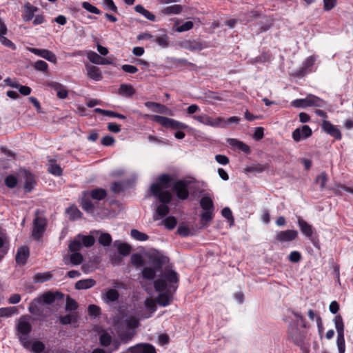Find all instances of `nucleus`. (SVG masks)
<instances>
[{
  "instance_id": "3c124183",
  "label": "nucleus",
  "mask_w": 353,
  "mask_h": 353,
  "mask_svg": "<svg viewBox=\"0 0 353 353\" xmlns=\"http://www.w3.org/2000/svg\"><path fill=\"white\" fill-rule=\"evenodd\" d=\"M70 262L73 265H79L83 261V256L81 254L76 252H72L70 256Z\"/></svg>"
},
{
  "instance_id": "f03ea898",
  "label": "nucleus",
  "mask_w": 353,
  "mask_h": 353,
  "mask_svg": "<svg viewBox=\"0 0 353 353\" xmlns=\"http://www.w3.org/2000/svg\"><path fill=\"white\" fill-rule=\"evenodd\" d=\"M172 178L170 175L163 174L159 176V181L154 183L150 187V191L152 194L157 197L160 202L163 203L157 210V213L161 216H164L169 212V208L166 203H169L172 199L171 194L163 190L170 187Z\"/></svg>"
},
{
  "instance_id": "2f4dec72",
  "label": "nucleus",
  "mask_w": 353,
  "mask_h": 353,
  "mask_svg": "<svg viewBox=\"0 0 353 353\" xmlns=\"http://www.w3.org/2000/svg\"><path fill=\"white\" fill-rule=\"evenodd\" d=\"M90 197L91 196L94 199L101 200L106 196V192L103 189H96L90 192H85Z\"/></svg>"
},
{
  "instance_id": "ddd939ff",
  "label": "nucleus",
  "mask_w": 353,
  "mask_h": 353,
  "mask_svg": "<svg viewBox=\"0 0 353 353\" xmlns=\"http://www.w3.org/2000/svg\"><path fill=\"white\" fill-rule=\"evenodd\" d=\"M28 50L52 63H55L57 62V57L55 54L48 50L28 48Z\"/></svg>"
},
{
  "instance_id": "a18cd8bd",
  "label": "nucleus",
  "mask_w": 353,
  "mask_h": 353,
  "mask_svg": "<svg viewBox=\"0 0 353 353\" xmlns=\"http://www.w3.org/2000/svg\"><path fill=\"white\" fill-rule=\"evenodd\" d=\"M334 324H335V327H336L337 334H344L343 333V329H344L343 322L342 317L340 315L335 316Z\"/></svg>"
},
{
  "instance_id": "7c9ffc66",
  "label": "nucleus",
  "mask_w": 353,
  "mask_h": 353,
  "mask_svg": "<svg viewBox=\"0 0 353 353\" xmlns=\"http://www.w3.org/2000/svg\"><path fill=\"white\" fill-rule=\"evenodd\" d=\"M81 205L82 208L86 212L90 213L94 212V205L89 200V196L85 193H84L83 197L81 199Z\"/></svg>"
},
{
  "instance_id": "39448f33",
  "label": "nucleus",
  "mask_w": 353,
  "mask_h": 353,
  "mask_svg": "<svg viewBox=\"0 0 353 353\" xmlns=\"http://www.w3.org/2000/svg\"><path fill=\"white\" fill-rule=\"evenodd\" d=\"M325 104V101L323 99L313 94H308L305 99H296L292 102L294 107L303 108L307 107L322 108Z\"/></svg>"
},
{
  "instance_id": "cd10ccee",
  "label": "nucleus",
  "mask_w": 353,
  "mask_h": 353,
  "mask_svg": "<svg viewBox=\"0 0 353 353\" xmlns=\"http://www.w3.org/2000/svg\"><path fill=\"white\" fill-rule=\"evenodd\" d=\"M118 93L120 95L130 97L135 93V90L131 85L123 83L120 85Z\"/></svg>"
},
{
  "instance_id": "13d9d810",
  "label": "nucleus",
  "mask_w": 353,
  "mask_h": 353,
  "mask_svg": "<svg viewBox=\"0 0 353 353\" xmlns=\"http://www.w3.org/2000/svg\"><path fill=\"white\" fill-rule=\"evenodd\" d=\"M17 310L14 307L0 308V316H10Z\"/></svg>"
},
{
  "instance_id": "49530a36",
  "label": "nucleus",
  "mask_w": 353,
  "mask_h": 353,
  "mask_svg": "<svg viewBox=\"0 0 353 353\" xmlns=\"http://www.w3.org/2000/svg\"><path fill=\"white\" fill-rule=\"evenodd\" d=\"M99 242L103 246H108L112 242V237L108 233H101L99 238Z\"/></svg>"
},
{
  "instance_id": "423d86ee",
  "label": "nucleus",
  "mask_w": 353,
  "mask_h": 353,
  "mask_svg": "<svg viewBox=\"0 0 353 353\" xmlns=\"http://www.w3.org/2000/svg\"><path fill=\"white\" fill-rule=\"evenodd\" d=\"M193 118L198 122L208 125L212 128H226L228 125V121L225 118L221 117H211L205 114L195 115Z\"/></svg>"
},
{
  "instance_id": "c03bdc74",
  "label": "nucleus",
  "mask_w": 353,
  "mask_h": 353,
  "mask_svg": "<svg viewBox=\"0 0 353 353\" xmlns=\"http://www.w3.org/2000/svg\"><path fill=\"white\" fill-rule=\"evenodd\" d=\"M99 341L101 345L108 346L112 341V336L106 332H102L99 336Z\"/></svg>"
},
{
  "instance_id": "a19ab883",
  "label": "nucleus",
  "mask_w": 353,
  "mask_h": 353,
  "mask_svg": "<svg viewBox=\"0 0 353 353\" xmlns=\"http://www.w3.org/2000/svg\"><path fill=\"white\" fill-rule=\"evenodd\" d=\"M200 205L203 210H214L212 200L209 196H203L200 201Z\"/></svg>"
},
{
  "instance_id": "f3484780",
  "label": "nucleus",
  "mask_w": 353,
  "mask_h": 353,
  "mask_svg": "<svg viewBox=\"0 0 353 353\" xmlns=\"http://www.w3.org/2000/svg\"><path fill=\"white\" fill-rule=\"evenodd\" d=\"M181 46L190 51H201L205 48L203 42L197 40H185L181 43Z\"/></svg>"
},
{
  "instance_id": "c9c22d12",
  "label": "nucleus",
  "mask_w": 353,
  "mask_h": 353,
  "mask_svg": "<svg viewBox=\"0 0 353 353\" xmlns=\"http://www.w3.org/2000/svg\"><path fill=\"white\" fill-rule=\"evenodd\" d=\"M289 334L295 343L299 345L302 342V335L296 327L291 326L289 328Z\"/></svg>"
},
{
  "instance_id": "4468645a",
  "label": "nucleus",
  "mask_w": 353,
  "mask_h": 353,
  "mask_svg": "<svg viewBox=\"0 0 353 353\" xmlns=\"http://www.w3.org/2000/svg\"><path fill=\"white\" fill-rule=\"evenodd\" d=\"M298 236V232L294 230H287L279 232L276 235V240L279 242H289Z\"/></svg>"
},
{
  "instance_id": "e433bc0d",
  "label": "nucleus",
  "mask_w": 353,
  "mask_h": 353,
  "mask_svg": "<svg viewBox=\"0 0 353 353\" xmlns=\"http://www.w3.org/2000/svg\"><path fill=\"white\" fill-rule=\"evenodd\" d=\"M131 236L139 241H145L149 239V236L138 230L132 229L130 232Z\"/></svg>"
},
{
  "instance_id": "bf43d9fd",
  "label": "nucleus",
  "mask_w": 353,
  "mask_h": 353,
  "mask_svg": "<svg viewBox=\"0 0 353 353\" xmlns=\"http://www.w3.org/2000/svg\"><path fill=\"white\" fill-rule=\"evenodd\" d=\"M17 183V179L13 175L8 176L5 179V184L9 188H13L16 186Z\"/></svg>"
},
{
  "instance_id": "5701e85b",
  "label": "nucleus",
  "mask_w": 353,
  "mask_h": 353,
  "mask_svg": "<svg viewBox=\"0 0 353 353\" xmlns=\"http://www.w3.org/2000/svg\"><path fill=\"white\" fill-rule=\"evenodd\" d=\"M127 353H156V351L152 345L143 344L130 348Z\"/></svg>"
},
{
  "instance_id": "69168bd1",
  "label": "nucleus",
  "mask_w": 353,
  "mask_h": 353,
  "mask_svg": "<svg viewBox=\"0 0 353 353\" xmlns=\"http://www.w3.org/2000/svg\"><path fill=\"white\" fill-rule=\"evenodd\" d=\"M0 41L1 43L8 47V48H10V49L14 50L16 49V46L10 40L8 39V38H6L5 36H1L0 37Z\"/></svg>"
},
{
  "instance_id": "603ef678",
  "label": "nucleus",
  "mask_w": 353,
  "mask_h": 353,
  "mask_svg": "<svg viewBox=\"0 0 353 353\" xmlns=\"http://www.w3.org/2000/svg\"><path fill=\"white\" fill-rule=\"evenodd\" d=\"M48 171L54 175L59 176L62 173V170L61 167L54 163H51L48 166Z\"/></svg>"
},
{
  "instance_id": "4be33fe9",
  "label": "nucleus",
  "mask_w": 353,
  "mask_h": 353,
  "mask_svg": "<svg viewBox=\"0 0 353 353\" xmlns=\"http://www.w3.org/2000/svg\"><path fill=\"white\" fill-rule=\"evenodd\" d=\"M39 297L45 303L46 305H49L52 303L56 299H62L63 298V294L59 292H48L43 294Z\"/></svg>"
},
{
  "instance_id": "09e8293b",
  "label": "nucleus",
  "mask_w": 353,
  "mask_h": 353,
  "mask_svg": "<svg viewBox=\"0 0 353 353\" xmlns=\"http://www.w3.org/2000/svg\"><path fill=\"white\" fill-rule=\"evenodd\" d=\"M155 42L163 48H166L169 45V38L166 34L157 37L155 39Z\"/></svg>"
},
{
  "instance_id": "b1692460",
  "label": "nucleus",
  "mask_w": 353,
  "mask_h": 353,
  "mask_svg": "<svg viewBox=\"0 0 353 353\" xmlns=\"http://www.w3.org/2000/svg\"><path fill=\"white\" fill-rule=\"evenodd\" d=\"M29 256V249L26 246L21 247L16 255V261L18 264L23 265L26 263Z\"/></svg>"
},
{
  "instance_id": "58836bf2",
  "label": "nucleus",
  "mask_w": 353,
  "mask_h": 353,
  "mask_svg": "<svg viewBox=\"0 0 353 353\" xmlns=\"http://www.w3.org/2000/svg\"><path fill=\"white\" fill-rule=\"evenodd\" d=\"M65 212L68 214L69 219L71 220L78 219L81 215V212H80V210L75 206H71L68 208L66 210Z\"/></svg>"
},
{
  "instance_id": "c85d7f7f",
  "label": "nucleus",
  "mask_w": 353,
  "mask_h": 353,
  "mask_svg": "<svg viewBox=\"0 0 353 353\" xmlns=\"http://www.w3.org/2000/svg\"><path fill=\"white\" fill-rule=\"evenodd\" d=\"M58 318L62 325H68L76 323L78 321V316L76 313H70L65 316H59Z\"/></svg>"
},
{
  "instance_id": "2eb2a0df",
  "label": "nucleus",
  "mask_w": 353,
  "mask_h": 353,
  "mask_svg": "<svg viewBox=\"0 0 353 353\" xmlns=\"http://www.w3.org/2000/svg\"><path fill=\"white\" fill-rule=\"evenodd\" d=\"M85 66L86 75L89 79L96 81L102 80L103 75L99 68L89 63L85 64Z\"/></svg>"
},
{
  "instance_id": "6e6d98bb",
  "label": "nucleus",
  "mask_w": 353,
  "mask_h": 353,
  "mask_svg": "<svg viewBox=\"0 0 353 353\" xmlns=\"http://www.w3.org/2000/svg\"><path fill=\"white\" fill-rule=\"evenodd\" d=\"M145 306L148 310L153 313L156 310V302L152 298H148L145 301Z\"/></svg>"
},
{
  "instance_id": "de8ad7c7",
  "label": "nucleus",
  "mask_w": 353,
  "mask_h": 353,
  "mask_svg": "<svg viewBox=\"0 0 353 353\" xmlns=\"http://www.w3.org/2000/svg\"><path fill=\"white\" fill-rule=\"evenodd\" d=\"M268 168L266 165H255L253 166L248 167L245 169V172H258L261 173Z\"/></svg>"
},
{
  "instance_id": "f8f14e48",
  "label": "nucleus",
  "mask_w": 353,
  "mask_h": 353,
  "mask_svg": "<svg viewBox=\"0 0 353 353\" xmlns=\"http://www.w3.org/2000/svg\"><path fill=\"white\" fill-rule=\"evenodd\" d=\"M321 128L325 132L333 137L336 139H341V133L339 129L332 124L330 121L323 120L321 123Z\"/></svg>"
},
{
  "instance_id": "79ce46f5",
  "label": "nucleus",
  "mask_w": 353,
  "mask_h": 353,
  "mask_svg": "<svg viewBox=\"0 0 353 353\" xmlns=\"http://www.w3.org/2000/svg\"><path fill=\"white\" fill-rule=\"evenodd\" d=\"M35 181L33 179V176L31 174L26 172V181L24 183V189L30 192L34 185Z\"/></svg>"
},
{
  "instance_id": "c756f323",
  "label": "nucleus",
  "mask_w": 353,
  "mask_h": 353,
  "mask_svg": "<svg viewBox=\"0 0 353 353\" xmlns=\"http://www.w3.org/2000/svg\"><path fill=\"white\" fill-rule=\"evenodd\" d=\"M95 283V281L92 279L80 280L76 283L75 288L77 290H85L92 288Z\"/></svg>"
},
{
  "instance_id": "7ed1b4c3",
  "label": "nucleus",
  "mask_w": 353,
  "mask_h": 353,
  "mask_svg": "<svg viewBox=\"0 0 353 353\" xmlns=\"http://www.w3.org/2000/svg\"><path fill=\"white\" fill-rule=\"evenodd\" d=\"M165 261L166 257L158 253L150 254L149 260L141 270L142 277L147 280H153Z\"/></svg>"
},
{
  "instance_id": "5fc2aeb1",
  "label": "nucleus",
  "mask_w": 353,
  "mask_h": 353,
  "mask_svg": "<svg viewBox=\"0 0 353 353\" xmlns=\"http://www.w3.org/2000/svg\"><path fill=\"white\" fill-rule=\"evenodd\" d=\"M336 344L339 353H344L345 352V339L344 334H338Z\"/></svg>"
},
{
  "instance_id": "1a4fd4ad",
  "label": "nucleus",
  "mask_w": 353,
  "mask_h": 353,
  "mask_svg": "<svg viewBox=\"0 0 353 353\" xmlns=\"http://www.w3.org/2000/svg\"><path fill=\"white\" fill-rule=\"evenodd\" d=\"M20 342L24 348L33 353H46L44 352L45 345L40 341L31 342L28 337L20 336Z\"/></svg>"
},
{
  "instance_id": "f257e3e1",
  "label": "nucleus",
  "mask_w": 353,
  "mask_h": 353,
  "mask_svg": "<svg viewBox=\"0 0 353 353\" xmlns=\"http://www.w3.org/2000/svg\"><path fill=\"white\" fill-rule=\"evenodd\" d=\"M178 282L177 273L170 269L165 270L162 278L154 281V289L159 292L157 301L160 305L167 306L170 303L172 294L177 288Z\"/></svg>"
},
{
  "instance_id": "e2e57ef3",
  "label": "nucleus",
  "mask_w": 353,
  "mask_h": 353,
  "mask_svg": "<svg viewBox=\"0 0 353 353\" xmlns=\"http://www.w3.org/2000/svg\"><path fill=\"white\" fill-rule=\"evenodd\" d=\"M165 226L171 230L173 229L176 224V220L174 216H168L164 221Z\"/></svg>"
},
{
  "instance_id": "4d7b16f0",
  "label": "nucleus",
  "mask_w": 353,
  "mask_h": 353,
  "mask_svg": "<svg viewBox=\"0 0 353 353\" xmlns=\"http://www.w3.org/2000/svg\"><path fill=\"white\" fill-rule=\"evenodd\" d=\"M81 242L83 243L85 247H90L94 245L95 240L92 235L88 236H82L81 235Z\"/></svg>"
},
{
  "instance_id": "052dcab7",
  "label": "nucleus",
  "mask_w": 353,
  "mask_h": 353,
  "mask_svg": "<svg viewBox=\"0 0 353 353\" xmlns=\"http://www.w3.org/2000/svg\"><path fill=\"white\" fill-rule=\"evenodd\" d=\"M154 112L161 113V114H169L172 115L171 110L167 108L166 106L161 105L160 103H157V108L154 110Z\"/></svg>"
},
{
  "instance_id": "473e14b6",
  "label": "nucleus",
  "mask_w": 353,
  "mask_h": 353,
  "mask_svg": "<svg viewBox=\"0 0 353 353\" xmlns=\"http://www.w3.org/2000/svg\"><path fill=\"white\" fill-rule=\"evenodd\" d=\"M181 11L182 6L179 4H174L165 8L162 10L161 12L164 14H176L180 13Z\"/></svg>"
},
{
  "instance_id": "dca6fc26",
  "label": "nucleus",
  "mask_w": 353,
  "mask_h": 353,
  "mask_svg": "<svg viewBox=\"0 0 353 353\" xmlns=\"http://www.w3.org/2000/svg\"><path fill=\"white\" fill-rule=\"evenodd\" d=\"M188 183L179 181L174 183L173 186V191H174L178 196V198L181 199H185L188 196Z\"/></svg>"
},
{
  "instance_id": "8fccbe9b",
  "label": "nucleus",
  "mask_w": 353,
  "mask_h": 353,
  "mask_svg": "<svg viewBox=\"0 0 353 353\" xmlns=\"http://www.w3.org/2000/svg\"><path fill=\"white\" fill-rule=\"evenodd\" d=\"M78 305L76 301L70 296L66 299L65 310L66 311H74L77 309Z\"/></svg>"
},
{
  "instance_id": "0e129e2a",
  "label": "nucleus",
  "mask_w": 353,
  "mask_h": 353,
  "mask_svg": "<svg viewBox=\"0 0 353 353\" xmlns=\"http://www.w3.org/2000/svg\"><path fill=\"white\" fill-rule=\"evenodd\" d=\"M34 68L39 71H46L48 70V64L42 60L37 61L34 65Z\"/></svg>"
},
{
  "instance_id": "aec40b11",
  "label": "nucleus",
  "mask_w": 353,
  "mask_h": 353,
  "mask_svg": "<svg viewBox=\"0 0 353 353\" xmlns=\"http://www.w3.org/2000/svg\"><path fill=\"white\" fill-rule=\"evenodd\" d=\"M38 11V8L32 6L29 2L26 3L23 9L22 18L24 21H30L34 16V13Z\"/></svg>"
},
{
  "instance_id": "0eeeda50",
  "label": "nucleus",
  "mask_w": 353,
  "mask_h": 353,
  "mask_svg": "<svg viewBox=\"0 0 353 353\" xmlns=\"http://www.w3.org/2000/svg\"><path fill=\"white\" fill-rule=\"evenodd\" d=\"M152 120L165 128H169L172 130H183L188 128V125L183 123L170 119L168 117L154 115Z\"/></svg>"
},
{
  "instance_id": "9d476101",
  "label": "nucleus",
  "mask_w": 353,
  "mask_h": 353,
  "mask_svg": "<svg viewBox=\"0 0 353 353\" xmlns=\"http://www.w3.org/2000/svg\"><path fill=\"white\" fill-rule=\"evenodd\" d=\"M31 330L32 325L29 321V318L26 316H21L17 324L19 337H28V335L30 333Z\"/></svg>"
},
{
  "instance_id": "864d4df0",
  "label": "nucleus",
  "mask_w": 353,
  "mask_h": 353,
  "mask_svg": "<svg viewBox=\"0 0 353 353\" xmlns=\"http://www.w3.org/2000/svg\"><path fill=\"white\" fill-rule=\"evenodd\" d=\"M82 7L85 10H86L87 11H88L91 13L96 14H99L101 13V11L97 7L94 6L93 5L90 4L88 2H86V1L83 2Z\"/></svg>"
},
{
  "instance_id": "a878e982",
  "label": "nucleus",
  "mask_w": 353,
  "mask_h": 353,
  "mask_svg": "<svg viewBox=\"0 0 353 353\" xmlns=\"http://www.w3.org/2000/svg\"><path fill=\"white\" fill-rule=\"evenodd\" d=\"M114 246L116 247L119 252L123 256H127L131 251V246L125 243L119 241L114 242Z\"/></svg>"
},
{
  "instance_id": "37998d69",
  "label": "nucleus",
  "mask_w": 353,
  "mask_h": 353,
  "mask_svg": "<svg viewBox=\"0 0 353 353\" xmlns=\"http://www.w3.org/2000/svg\"><path fill=\"white\" fill-rule=\"evenodd\" d=\"M52 278V275L50 272H43V273H37L36 274L33 279L34 281L37 283H43L46 281L50 280Z\"/></svg>"
},
{
  "instance_id": "9b49d317",
  "label": "nucleus",
  "mask_w": 353,
  "mask_h": 353,
  "mask_svg": "<svg viewBox=\"0 0 353 353\" xmlns=\"http://www.w3.org/2000/svg\"><path fill=\"white\" fill-rule=\"evenodd\" d=\"M34 227L32 230V236L34 239L40 238L46 228V221L45 219L39 216H37L34 219Z\"/></svg>"
},
{
  "instance_id": "6ab92c4d",
  "label": "nucleus",
  "mask_w": 353,
  "mask_h": 353,
  "mask_svg": "<svg viewBox=\"0 0 353 353\" xmlns=\"http://www.w3.org/2000/svg\"><path fill=\"white\" fill-rule=\"evenodd\" d=\"M312 134V130L308 125H303L301 128H297L292 132V137L295 141H299L301 139H306Z\"/></svg>"
},
{
  "instance_id": "6e6552de",
  "label": "nucleus",
  "mask_w": 353,
  "mask_h": 353,
  "mask_svg": "<svg viewBox=\"0 0 353 353\" xmlns=\"http://www.w3.org/2000/svg\"><path fill=\"white\" fill-rule=\"evenodd\" d=\"M48 309V307L40 297L34 299L28 307V310L30 313L42 317H47L49 315Z\"/></svg>"
},
{
  "instance_id": "412c9836",
  "label": "nucleus",
  "mask_w": 353,
  "mask_h": 353,
  "mask_svg": "<svg viewBox=\"0 0 353 353\" xmlns=\"http://www.w3.org/2000/svg\"><path fill=\"white\" fill-rule=\"evenodd\" d=\"M47 85L57 92V95L59 99H63L68 97V91L61 83L56 81H50L48 82Z\"/></svg>"
},
{
  "instance_id": "4c0bfd02",
  "label": "nucleus",
  "mask_w": 353,
  "mask_h": 353,
  "mask_svg": "<svg viewBox=\"0 0 353 353\" xmlns=\"http://www.w3.org/2000/svg\"><path fill=\"white\" fill-rule=\"evenodd\" d=\"M135 10L144 16L146 19L154 21L155 20V16L150 12L148 10L145 9L141 5H137L134 8Z\"/></svg>"
},
{
  "instance_id": "338daca9",
  "label": "nucleus",
  "mask_w": 353,
  "mask_h": 353,
  "mask_svg": "<svg viewBox=\"0 0 353 353\" xmlns=\"http://www.w3.org/2000/svg\"><path fill=\"white\" fill-rule=\"evenodd\" d=\"M103 4L104 7L108 10L113 12H117V8L112 0H103Z\"/></svg>"
},
{
  "instance_id": "393cba45",
  "label": "nucleus",
  "mask_w": 353,
  "mask_h": 353,
  "mask_svg": "<svg viewBox=\"0 0 353 353\" xmlns=\"http://www.w3.org/2000/svg\"><path fill=\"white\" fill-rule=\"evenodd\" d=\"M298 225L300 228L303 234H304L307 237H312L313 234V228L311 225L307 223L302 218L298 217Z\"/></svg>"
},
{
  "instance_id": "774afa93",
  "label": "nucleus",
  "mask_w": 353,
  "mask_h": 353,
  "mask_svg": "<svg viewBox=\"0 0 353 353\" xmlns=\"http://www.w3.org/2000/svg\"><path fill=\"white\" fill-rule=\"evenodd\" d=\"M221 214L223 217L230 221L232 223L234 222V218L232 216V211L229 208H224L221 211Z\"/></svg>"
},
{
  "instance_id": "a211bd4d",
  "label": "nucleus",
  "mask_w": 353,
  "mask_h": 353,
  "mask_svg": "<svg viewBox=\"0 0 353 353\" xmlns=\"http://www.w3.org/2000/svg\"><path fill=\"white\" fill-rule=\"evenodd\" d=\"M87 57L90 62L97 65H110L112 63V61L108 58H103L99 56L97 52L94 51H88L87 52Z\"/></svg>"
},
{
  "instance_id": "680f3d73",
  "label": "nucleus",
  "mask_w": 353,
  "mask_h": 353,
  "mask_svg": "<svg viewBox=\"0 0 353 353\" xmlns=\"http://www.w3.org/2000/svg\"><path fill=\"white\" fill-rule=\"evenodd\" d=\"M193 23L190 21H186L182 25L176 28V30L179 32H185L191 30L193 28Z\"/></svg>"
},
{
  "instance_id": "bb28decb",
  "label": "nucleus",
  "mask_w": 353,
  "mask_h": 353,
  "mask_svg": "<svg viewBox=\"0 0 353 353\" xmlns=\"http://www.w3.org/2000/svg\"><path fill=\"white\" fill-rule=\"evenodd\" d=\"M228 143L232 147L236 148L245 153H249L250 151V147L243 143V142L238 141L235 139H228Z\"/></svg>"
},
{
  "instance_id": "f704fd0d",
  "label": "nucleus",
  "mask_w": 353,
  "mask_h": 353,
  "mask_svg": "<svg viewBox=\"0 0 353 353\" xmlns=\"http://www.w3.org/2000/svg\"><path fill=\"white\" fill-rule=\"evenodd\" d=\"M81 235H78L71 243L69 244V250L72 252H76L81 250Z\"/></svg>"
},
{
  "instance_id": "20e7f679",
  "label": "nucleus",
  "mask_w": 353,
  "mask_h": 353,
  "mask_svg": "<svg viewBox=\"0 0 353 353\" xmlns=\"http://www.w3.org/2000/svg\"><path fill=\"white\" fill-rule=\"evenodd\" d=\"M139 321L134 316H128L117 323V332L121 340L128 341L135 334Z\"/></svg>"
},
{
  "instance_id": "72a5a7b5",
  "label": "nucleus",
  "mask_w": 353,
  "mask_h": 353,
  "mask_svg": "<svg viewBox=\"0 0 353 353\" xmlns=\"http://www.w3.org/2000/svg\"><path fill=\"white\" fill-rule=\"evenodd\" d=\"M119 294L115 289H110L108 290L104 294V300L106 302H113L118 299Z\"/></svg>"
},
{
  "instance_id": "ea45409f",
  "label": "nucleus",
  "mask_w": 353,
  "mask_h": 353,
  "mask_svg": "<svg viewBox=\"0 0 353 353\" xmlns=\"http://www.w3.org/2000/svg\"><path fill=\"white\" fill-rule=\"evenodd\" d=\"M130 261L132 265L137 268L143 266L147 263L144 261L143 256L139 254H133L130 257Z\"/></svg>"
}]
</instances>
